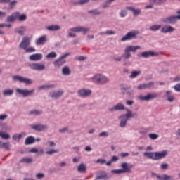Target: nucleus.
<instances>
[{
	"mask_svg": "<svg viewBox=\"0 0 180 180\" xmlns=\"http://www.w3.org/2000/svg\"><path fill=\"white\" fill-rule=\"evenodd\" d=\"M79 96L81 98H88L92 95V91L91 89H81L77 91Z\"/></svg>",
	"mask_w": 180,
	"mask_h": 180,
	"instance_id": "nucleus-15",
	"label": "nucleus"
},
{
	"mask_svg": "<svg viewBox=\"0 0 180 180\" xmlns=\"http://www.w3.org/2000/svg\"><path fill=\"white\" fill-rule=\"evenodd\" d=\"M121 169L124 174H130L131 168L129 166V163L124 162L121 164Z\"/></svg>",
	"mask_w": 180,
	"mask_h": 180,
	"instance_id": "nucleus-20",
	"label": "nucleus"
},
{
	"mask_svg": "<svg viewBox=\"0 0 180 180\" xmlns=\"http://www.w3.org/2000/svg\"><path fill=\"white\" fill-rule=\"evenodd\" d=\"M78 172L85 173L86 172V166H85V164L82 163L79 165L77 167Z\"/></svg>",
	"mask_w": 180,
	"mask_h": 180,
	"instance_id": "nucleus-32",
	"label": "nucleus"
},
{
	"mask_svg": "<svg viewBox=\"0 0 180 180\" xmlns=\"http://www.w3.org/2000/svg\"><path fill=\"white\" fill-rule=\"evenodd\" d=\"M137 89H139V91H143V89H147L146 83L139 84V85L137 86Z\"/></svg>",
	"mask_w": 180,
	"mask_h": 180,
	"instance_id": "nucleus-52",
	"label": "nucleus"
},
{
	"mask_svg": "<svg viewBox=\"0 0 180 180\" xmlns=\"http://www.w3.org/2000/svg\"><path fill=\"white\" fill-rule=\"evenodd\" d=\"M63 95H64V91H53L49 93V96L50 98H53V99H58V98H61Z\"/></svg>",
	"mask_w": 180,
	"mask_h": 180,
	"instance_id": "nucleus-19",
	"label": "nucleus"
},
{
	"mask_svg": "<svg viewBox=\"0 0 180 180\" xmlns=\"http://www.w3.org/2000/svg\"><path fill=\"white\" fill-rule=\"evenodd\" d=\"M120 88L122 91V94L125 98H127L128 99H131L134 98V91L130 90L131 89L130 86L126 84H122Z\"/></svg>",
	"mask_w": 180,
	"mask_h": 180,
	"instance_id": "nucleus-4",
	"label": "nucleus"
},
{
	"mask_svg": "<svg viewBox=\"0 0 180 180\" xmlns=\"http://www.w3.org/2000/svg\"><path fill=\"white\" fill-rule=\"evenodd\" d=\"M172 32H175V28L171 25L163 27L161 30V33H172Z\"/></svg>",
	"mask_w": 180,
	"mask_h": 180,
	"instance_id": "nucleus-24",
	"label": "nucleus"
},
{
	"mask_svg": "<svg viewBox=\"0 0 180 180\" xmlns=\"http://www.w3.org/2000/svg\"><path fill=\"white\" fill-rule=\"evenodd\" d=\"M28 66L34 71H44L46 70V65L43 63H30Z\"/></svg>",
	"mask_w": 180,
	"mask_h": 180,
	"instance_id": "nucleus-11",
	"label": "nucleus"
},
{
	"mask_svg": "<svg viewBox=\"0 0 180 180\" xmlns=\"http://www.w3.org/2000/svg\"><path fill=\"white\" fill-rule=\"evenodd\" d=\"M107 36H112L113 34H116V32L113 30H107L105 32Z\"/></svg>",
	"mask_w": 180,
	"mask_h": 180,
	"instance_id": "nucleus-57",
	"label": "nucleus"
},
{
	"mask_svg": "<svg viewBox=\"0 0 180 180\" xmlns=\"http://www.w3.org/2000/svg\"><path fill=\"white\" fill-rule=\"evenodd\" d=\"M58 151L59 150L58 149H51L50 150L46 151V154L48 155H53V154H57Z\"/></svg>",
	"mask_w": 180,
	"mask_h": 180,
	"instance_id": "nucleus-45",
	"label": "nucleus"
},
{
	"mask_svg": "<svg viewBox=\"0 0 180 180\" xmlns=\"http://www.w3.org/2000/svg\"><path fill=\"white\" fill-rule=\"evenodd\" d=\"M13 79L14 81H19V82H22L26 85H32L33 84V81H32V79L19 75L13 76Z\"/></svg>",
	"mask_w": 180,
	"mask_h": 180,
	"instance_id": "nucleus-10",
	"label": "nucleus"
},
{
	"mask_svg": "<svg viewBox=\"0 0 180 180\" xmlns=\"http://www.w3.org/2000/svg\"><path fill=\"white\" fill-rule=\"evenodd\" d=\"M178 20H180V15H172L162 19V22L166 25H175Z\"/></svg>",
	"mask_w": 180,
	"mask_h": 180,
	"instance_id": "nucleus-7",
	"label": "nucleus"
},
{
	"mask_svg": "<svg viewBox=\"0 0 180 180\" xmlns=\"http://www.w3.org/2000/svg\"><path fill=\"white\" fill-rule=\"evenodd\" d=\"M174 90L176 91V92H180V83L174 86Z\"/></svg>",
	"mask_w": 180,
	"mask_h": 180,
	"instance_id": "nucleus-64",
	"label": "nucleus"
},
{
	"mask_svg": "<svg viewBox=\"0 0 180 180\" xmlns=\"http://www.w3.org/2000/svg\"><path fill=\"white\" fill-rule=\"evenodd\" d=\"M34 89H32L31 90L26 89H15V92L17 94H19L20 95H22V98H29V96H32L33 94H34Z\"/></svg>",
	"mask_w": 180,
	"mask_h": 180,
	"instance_id": "nucleus-6",
	"label": "nucleus"
},
{
	"mask_svg": "<svg viewBox=\"0 0 180 180\" xmlns=\"http://www.w3.org/2000/svg\"><path fill=\"white\" fill-rule=\"evenodd\" d=\"M112 174H115L116 175H120V174H124L123 170L121 169H112L111 170Z\"/></svg>",
	"mask_w": 180,
	"mask_h": 180,
	"instance_id": "nucleus-49",
	"label": "nucleus"
},
{
	"mask_svg": "<svg viewBox=\"0 0 180 180\" xmlns=\"http://www.w3.org/2000/svg\"><path fill=\"white\" fill-rule=\"evenodd\" d=\"M168 155V150H162L161 153L155 152V160H161L165 158Z\"/></svg>",
	"mask_w": 180,
	"mask_h": 180,
	"instance_id": "nucleus-18",
	"label": "nucleus"
},
{
	"mask_svg": "<svg viewBox=\"0 0 180 180\" xmlns=\"http://www.w3.org/2000/svg\"><path fill=\"white\" fill-rule=\"evenodd\" d=\"M45 176L46 175L44 173H38L36 174L37 179H43Z\"/></svg>",
	"mask_w": 180,
	"mask_h": 180,
	"instance_id": "nucleus-54",
	"label": "nucleus"
},
{
	"mask_svg": "<svg viewBox=\"0 0 180 180\" xmlns=\"http://www.w3.org/2000/svg\"><path fill=\"white\" fill-rule=\"evenodd\" d=\"M124 53H125V54H122V57H123L124 60H129V58H130V57H131V53H130V52H129L126 49H124Z\"/></svg>",
	"mask_w": 180,
	"mask_h": 180,
	"instance_id": "nucleus-44",
	"label": "nucleus"
},
{
	"mask_svg": "<svg viewBox=\"0 0 180 180\" xmlns=\"http://www.w3.org/2000/svg\"><path fill=\"white\" fill-rule=\"evenodd\" d=\"M110 176L108 175V173L103 170H100L99 172H96V176L95 179L99 180V179H109Z\"/></svg>",
	"mask_w": 180,
	"mask_h": 180,
	"instance_id": "nucleus-17",
	"label": "nucleus"
},
{
	"mask_svg": "<svg viewBox=\"0 0 180 180\" xmlns=\"http://www.w3.org/2000/svg\"><path fill=\"white\" fill-rule=\"evenodd\" d=\"M62 73L63 75H70L71 74V70H70V67L65 66L62 69Z\"/></svg>",
	"mask_w": 180,
	"mask_h": 180,
	"instance_id": "nucleus-37",
	"label": "nucleus"
},
{
	"mask_svg": "<svg viewBox=\"0 0 180 180\" xmlns=\"http://www.w3.org/2000/svg\"><path fill=\"white\" fill-rule=\"evenodd\" d=\"M158 56V53L154 52L153 51L141 52L138 57H143V58H148L149 57H157Z\"/></svg>",
	"mask_w": 180,
	"mask_h": 180,
	"instance_id": "nucleus-14",
	"label": "nucleus"
},
{
	"mask_svg": "<svg viewBox=\"0 0 180 180\" xmlns=\"http://www.w3.org/2000/svg\"><path fill=\"white\" fill-rule=\"evenodd\" d=\"M115 0H107V1H105L101 5L103 9H106V8H109V6H110V4H112V2H115Z\"/></svg>",
	"mask_w": 180,
	"mask_h": 180,
	"instance_id": "nucleus-35",
	"label": "nucleus"
},
{
	"mask_svg": "<svg viewBox=\"0 0 180 180\" xmlns=\"http://www.w3.org/2000/svg\"><path fill=\"white\" fill-rule=\"evenodd\" d=\"M25 32H26V27H25V26L19 27L15 30V32L18 33L20 36H24Z\"/></svg>",
	"mask_w": 180,
	"mask_h": 180,
	"instance_id": "nucleus-27",
	"label": "nucleus"
},
{
	"mask_svg": "<svg viewBox=\"0 0 180 180\" xmlns=\"http://www.w3.org/2000/svg\"><path fill=\"white\" fill-rule=\"evenodd\" d=\"M141 74V70H134L131 72V75L129 76V78H137L139 75Z\"/></svg>",
	"mask_w": 180,
	"mask_h": 180,
	"instance_id": "nucleus-34",
	"label": "nucleus"
},
{
	"mask_svg": "<svg viewBox=\"0 0 180 180\" xmlns=\"http://www.w3.org/2000/svg\"><path fill=\"white\" fill-rule=\"evenodd\" d=\"M108 110L111 112H117L119 110H126V114L119 116V119L121 120L120 122V127H126L129 119H137L139 117V113L137 112L133 113V111L129 108H126L124 105L122 103H117L112 108H109Z\"/></svg>",
	"mask_w": 180,
	"mask_h": 180,
	"instance_id": "nucleus-1",
	"label": "nucleus"
},
{
	"mask_svg": "<svg viewBox=\"0 0 180 180\" xmlns=\"http://www.w3.org/2000/svg\"><path fill=\"white\" fill-rule=\"evenodd\" d=\"M61 30V26L58 25H51L46 27V30L49 32H58V30Z\"/></svg>",
	"mask_w": 180,
	"mask_h": 180,
	"instance_id": "nucleus-23",
	"label": "nucleus"
},
{
	"mask_svg": "<svg viewBox=\"0 0 180 180\" xmlns=\"http://www.w3.org/2000/svg\"><path fill=\"white\" fill-rule=\"evenodd\" d=\"M169 168V165L168 163H162L160 165V169L163 170H167Z\"/></svg>",
	"mask_w": 180,
	"mask_h": 180,
	"instance_id": "nucleus-50",
	"label": "nucleus"
},
{
	"mask_svg": "<svg viewBox=\"0 0 180 180\" xmlns=\"http://www.w3.org/2000/svg\"><path fill=\"white\" fill-rule=\"evenodd\" d=\"M120 15L121 18H126L127 15V11H126V10H121Z\"/></svg>",
	"mask_w": 180,
	"mask_h": 180,
	"instance_id": "nucleus-59",
	"label": "nucleus"
},
{
	"mask_svg": "<svg viewBox=\"0 0 180 180\" xmlns=\"http://www.w3.org/2000/svg\"><path fill=\"white\" fill-rule=\"evenodd\" d=\"M93 79L98 85H106V84H109V77L103 74L98 73L95 75Z\"/></svg>",
	"mask_w": 180,
	"mask_h": 180,
	"instance_id": "nucleus-3",
	"label": "nucleus"
},
{
	"mask_svg": "<svg viewBox=\"0 0 180 180\" xmlns=\"http://www.w3.org/2000/svg\"><path fill=\"white\" fill-rule=\"evenodd\" d=\"M99 137H109V132L102 131L98 134Z\"/></svg>",
	"mask_w": 180,
	"mask_h": 180,
	"instance_id": "nucleus-56",
	"label": "nucleus"
},
{
	"mask_svg": "<svg viewBox=\"0 0 180 180\" xmlns=\"http://www.w3.org/2000/svg\"><path fill=\"white\" fill-rule=\"evenodd\" d=\"M57 53L54 51L50 52L46 55V58H56Z\"/></svg>",
	"mask_w": 180,
	"mask_h": 180,
	"instance_id": "nucleus-46",
	"label": "nucleus"
},
{
	"mask_svg": "<svg viewBox=\"0 0 180 180\" xmlns=\"http://www.w3.org/2000/svg\"><path fill=\"white\" fill-rule=\"evenodd\" d=\"M151 4H155V5H164L167 2V0H150Z\"/></svg>",
	"mask_w": 180,
	"mask_h": 180,
	"instance_id": "nucleus-40",
	"label": "nucleus"
},
{
	"mask_svg": "<svg viewBox=\"0 0 180 180\" xmlns=\"http://www.w3.org/2000/svg\"><path fill=\"white\" fill-rule=\"evenodd\" d=\"M133 13L134 16H139V15L141 14V10H140L139 8H134Z\"/></svg>",
	"mask_w": 180,
	"mask_h": 180,
	"instance_id": "nucleus-55",
	"label": "nucleus"
},
{
	"mask_svg": "<svg viewBox=\"0 0 180 180\" xmlns=\"http://www.w3.org/2000/svg\"><path fill=\"white\" fill-rule=\"evenodd\" d=\"M0 137H1L3 140H9V139H11V135H9V134L0 132Z\"/></svg>",
	"mask_w": 180,
	"mask_h": 180,
	"instance_id": "nucleus-43",
	"label": "nucleus"
},
{
	"mask_svg": "<svg viewBox=\"0 0 180 180\" xmlns=\"http://www.w3.org/2000/svg\"><path fill=\"white\" fill-rule=\"evenodd\" d=\"M96 164H101V165H103V164H106V160L99 158L96 161Z\"/></svg>",
	"mask_w": 180,
	"mask_h": 180,
	"instance_id": "nucleus-53",
	"label": "nucleus"
},
{
	"mask_svg": "<svg viewBox=\"0 0 180 180\" xmlns=\"http://www.w3.org/2000/svg\"><path fill=\"white\" fill-rule=\"evenodd\" d=\"M13 94V89H6L3 91V95L4 96H11Z\"/></svg>",
	"mask_w": 180,
	"mask_h": 180,
	"instance_id": "nucleus-42",
	"label": "nucleus"
},
{
	"mask_svg": "<svg viewBox=\"0 0 180 180\" xmlns=\"http://www.w3.org/2000/svg\"><path fill=\"white\" fill-rule=\"evenodd\" d=\"M28 115H34V116H40L43 115V110H32L29 112Z\"/></svg>",
	"mask_w": 180,
	"mask_h": 180,
	"instance_id": "nucleus-30",
	"label": "nucleus"
},
{
	"mask_svg": "<svg viewBox=\"0 0 180 180\" xmlns=\"http://www.w3.org/2000/svg\"><path fill=\"white\" fill-rule=\"evenodd\" d=\"M29 46H30V38L29 37H22V40L19 44V48L25 51Z\"/></svg>",
	"mask_w": 180,
	"mask_h": 180,
	"instance_id": "nucleus-12",
	"label": "nucleus"
},
{
	"mask_svg": "<svg viewBox=\"0 0 180 180\" xmlns=\"http://www.w3.org/2000/svg\"><path fill=\"white\" fill-rule=\"evenodd\" d=\"M19 20V22H25L27 19V15L21 14L19 11H16L13 13L11 15L8 16L6 22H9L11 23H13V22H16V20Z\"/></svg>",
	"mask_w": 180,
	"mask_h": 180,
	"instance_id": "nucleus-2",
	"label": "nucleus"
},
{
	"mask_svg": "<svg viewBox=\"0 0 180 180\" xmlns=\"http://www.w3.org/2000/svg\"><path fill=\"white\" fill-rule=\"evenodd\" d=\"M69 56H71V53H65L64 55L60 56L59 58H58L53 62L54 67L60 68L61 65H64V64L67 63V60H65V58H67V57H69Z\"/></svg>",
	"mask_w": 180,
	"mask_h": 180,
	"instance_id": "nucleus-5",
	"label": "nucleus"
},
{
	"mask_svg": "<svg viewBox=\"0 0 180 180\" xmlns=\"http://www.w3.org/2000/svg\"><path fill=\"white\" fill-rule=\"evenodd\" d=\"M143 155L145 157H148L150 160H155V153L154 152H145L143 153Z\"/></svg>",
	"mask_w": 180,
	"mask_h": 180,
	"instance_id": "nucleus-29",
	"label": "nucleus"
},
{
	"mask_svg": "<svg viewBox=\"0 0 180 180\" xmlns=\"http://www.w3.org/2000/svg\"><path fill=\"white\" fill-rule=\"evenodd\" d=\"M8 119V114L0 115V120H6Z\"/></svg>",
	"mask_w": 180,
	"mask_h": 180,
	"instance_id": "nucleus-62",
	"label": "nucleus"
},
{
	"mask_svg": "<svg viewBox=\"0 0 180 180\" xmlns=\"http://www.w3.org/2000/svg\"><path fill=\"white\" fill-rule=\"evenodd\" d=\"M87 13L89 15H99L102 14V13L99 10H98V8L89 10Z\"/></svg>",
	"mask_w": 180,
	"mask_h": 180,
	"instance_id": "nucleus-36",
	"label": "nucleus"
},
{
	"mask_svg": "<svg viewBox=\"0 0 180 180\" xmlns=\"http://www.w3.org/2000/svg\"><path fill=\"white\" fill-rule=\"evenodd\" d=\"M47 41V37L46 35H44L41 37H39L37 41H36V44L37 46H42V44H44Z\"/></svg>",
	"mask_w": 180,
	"mask_h": 180,
	"instance_id": "nucleus-25",
	"label": "nucleus"
},
{
	"mask_svg": "<svg viewBox=\"0 0 180 180\" xmlns=\"http://www.w3.org/2000/svg\"><path fill=\"white\" fill-rule=\"evenodd\" d=\"M43 59V54L41 53H34L29 56L30 61H40Z\"/></svg>",
	"mask_w": 180,
	"mask_h": 180,
	"instance_id": "nucleus-21",
	"label": "nucleus"
},
{
	"mask_svg": "<svg viewBox=\"0 0 180 180\" xmlns=\"http://www.w3.org/2000/svg\"><path fill=\"white\" fill-rule=\"evenodd\" d=\"M0 148L9 151L11 150V143L9 141L2 142V141H0Z\"/></svg>",
	"mask_w": 180,
	"mask_h": 180,
	"instance_id": "nucleus-22",
	"label": "nucleus"
},
{
	"mask_svg": "<svg viewBox=\"0 0 180 180\" xmlns=\"http://www.w3.org/2000/svg\"><path fill=\"white\" fill-rule=\"evenodd\" d=\"M75 60H77V61H85V60H86V57L77 56V57L75 58Z\"/></svg>",
	"mask_w": 180,
	"mask_h": 180,
	"instance_id": "nucleus-58",
	"label": "nucleus"
},
{
	"mask_svg": "<svg viewBox=\"0 0 180 180\" xmlns=\"http://www.w3.org/2000/svg\"><path fill=\"white\" fill-rule=\"evenodd\" d=\"M70 32H73L74 33H81V32H83V34H86L88 32H89V27H74L70 29Z\"/></svg>",
	"mask_w": 180,
	"mask_h": 180,
	"instance_id": "nucleus-16",
	"label": "nucleus"
},
{
	"mask_svg": "<svg viewBox=\"0 0 180 180\" xmlns=\"http://www.w3.org/2000/svg\"><path fill=\"white\" fill-rule=\"evenodd\" d=\"M139 49H141V46H129L125 48V50L128 51L129 53H130V51H131L132 53H136V50H139Z\"/></svg>",
	"mask_w": 180,
	"mask_h": 180,
	"instance_id": "nucleus-26",
	"label": "nucleus"
},
{
	"mask_svg": "<svg viewBox=\"0 0 180 180\" xmlns=\"http://www.w3.org/2000/svg\"><path fill=\"white\" fill-rule=\"evenodd\" d=\"M30 153H38L39 155H41L42 154H44V150L43 149H41L39 150L37 148H32L30 150Z\"/></svg>",
	"mask_w": 180,
	"mask_h": 180,
	"instance_id": "nucleus-38",
	"label": "nucleus"
},
{
	"mask_svg": "<svg viewBox=\"0 0 180 180\" xmlns=\"http://www.w3.org/2000/svg\"><path fill=\"white\" fill-rule=\"evenodd\" d=\"M146 85V89H150L151 88H154L155 83L154 82H149L148 83H145Z\"/></svg>",
	"mask_w": 180,
	"mask_h": 180,
	"instance_id": "nucleus-48",
	"label": "nucleus"
},
{
	"mask_svg": "<svg viewBox=\"0 0 180 180\" xmlns=\"http://www.w3.org/2000/svg\"><path fill=\"white\" fill-rule=\"evenodd\" d=\"M161 27H162L161 25H153L149 27V30H151V32H157L160 30Z\"/></svg>",
	"mask_w": 180,
	"mask_h": 180,
	"instance_id": "nucleus-39",
	"label": "nucleus"
},
{
	"mask_svg": "<svg viewBox=\"0 0 180 180\" xmlns=\"http://www.w3.org/2000/svg\"><path fill=\"white\" fill-rule=\"evenodd\" d=\"M59 133H60V134H64V133H68L69 134H71L74 133V131L68 129V127H63L59 129Z\"/></svg>",
	"mask_w": 180,
	"mask_h": 180,
	"instance_id": "nucleus-33",
	"label": "nucleus"
},
{
	"mask_svg": "<svg viewBox=\"0 0 180 180\" xmlns=\"http://www.w3.org/2000/svg\"><path fill=\"white\" fill-rule=\"evenodd\" d=\"M138 31H131L127 33V34L122 37L121 41H127V40H133V39H137Z\"/></svg>",
	"mask_w": 180,
	"mask_h": 180,
	"instance_id": "nucleus-9",
	"label": "nucleus"
},
{
	"mask_svg": "<svg viewBox=\"0 0 180 180\" xmlns=\"http://www.w3.org/2000/svg\"><path fill=\"white\" fill-rule=\"evenodd\" d=\"M111 161L112 162H116L117 161H119V157H117V155H113L112 158H111Z\"/></svg>",
	"mask_w": 180,
	"mask_h": 180,
	"instance_id": "nucleus-61",
	"label": "nucleus"
},
{
	"mask_svg": "<svg viewBox=\"0 0 180 180\" xmlns=\"http://www.w3.org/2000/svg\"><path fill=\"white\" fill-rule=\"evenodd\" d=\"M25 51L27 53H34V51H36V49H34V47L27 48L25 49Z\"/></svg>",
	"mask_w": 180,
	"mask_h": 180,
	"instance_id": "nucleus-60",
	"label": "nucleus"
},
{
	"mask_svg": "<svg viewBox=\"0 0 180 180\" xmlns=\"http://www.w3.org/2000/svg\"><path fill=\"white\" fill-rule=\"evenodd\" d=\"M36 140L34 139V137L30 136L25 139V146H30V144H33V143H35Z\"/></svg>",
	"mask_w": 180,
	"mask_h": 180,
	"instance_id": "nucleus-28",
	"label": "nucleus"
},
{
	"mask_svg": "<svg viewBox=\"0 0 180 180\" xmlns=\"http://www.w3.org/2000/svg\"><path fill=\"white\" fill-rule=\"evenodd\" d=\"M149 138L151 139L152 140H157L160 136L157 134H149Z\"/></svg>",
	"mask_w": 180,
	"mask_h": 180,
	"instance_id": "nucleus-51",
	"label": "nucleus"
},
{
	"mask_svg": "<svg viewBox=\"0 0 180 180\" xmlns=\"http://www.w3.org/2000/svg\"><path fill=\"white\" fill-rule=\"evenodd\" d=\"M2 131H10V130H12V128L11 127H8L6 123H4L1 126Z\"/></svg>",
	"mask_w": 180,
	"mask_h": 180,
	"instance_id": "nucleus-41",
	"label": "nucleus"
},
{
	"mask_svg": "<svg viewBox=\"0 0 180 180\" xmlns=\"http://www.w3.org/2000/svg\"><path fill=\"white\" fill-rule=\"evenodd\" d=\"M30 127L35 131H44V130H47V129H49V126L40 123L37 124H32L30 125Z\"/></svg>",
	"mask_w": 180,
	"mask_h": 180,
	"instance_id": "nucleus-13",
	"label": "nucleus"
},
{
	"mask_svg": "<svg viewBox=\"0 0 180 180\" xmlns=\"http://www.w3.org/2000/svg\"><path fill=\"white\" fill-rule=\"evenodd\" d=\"M20 162H22L23 164H32L33 162V158H22Z\"/></svg>",
	"mask_w": 180,
	"mask_h": 180,
	"instance_id": "nucleus-31",
	"label": "nucleus"
},
{
	"mask_svg": "<svg viewBox=\"0 0 180 180\" xmlns=\"http://www.w3.org/2000/svg\"><path fill=\"white\" fill-rule=\"evenodd\" d=\"M22 137H23V134H15L13 135L12 139L13 140L16 141V140H20Z\"/></svg>",
	"mask_w": 180,
	"mask_h": 180,
	"instance_id": "nucleus-47",
	"label": "nucleus"
},
{
	"mask_svg": "<svg viewBox=\"0 0 180 180\" xmlns=\"http://www.w3.org/2000/svg\"><path fill=\"white\" fill-rule=\"evenodd\" d=\"M129 155H130V154L127 152L120 153V157H122V158H125L126 157H129Z\"/></svg>",
	"mask_w": 180,
	"mask_h": 180,
	"instance_id": "nucleus-63",
	"label": "nucleus"
},
{
	"mask_svg": "<svg viewBox=\"0 0 180 180\" xmlns=\"http://www.w3.org/2000/svg\"><path fill=\"white\" fill-rule=\"evenodd\" d=\"M158 93H152L148 94L146 96L140 95L139 96V100L142 101L143 102H148V101H153V99H157L158 98Z\"/></svg>",
	"mask_w": 180,
	"mask_h": 180,
	"instance_id": "nucleus-8",
	"label": "nucleus"
}]
</instances>
